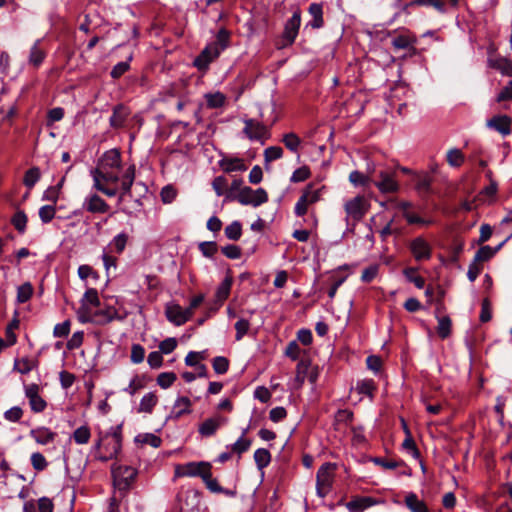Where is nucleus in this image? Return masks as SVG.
I'll use <instances>...</instances> for the list:
<instances>
[{"instance_id":"nucleus-1","label":"nucleus","mask_w":512,"mask_h":512,"mask_svg":"<svg viewBox=\"0 0 512 512\" xmlns=\"http://www.w3.org/2000/svg\"><path fill=\"white\" fill-rule=\"evenodd\" d=\"M122 427L123 424L121 423L115 427H111L110 430L105 433H99V439L95 443V449L99 450L103 447L106 452L105 454L97 456V459L101 462H108L111 459L117 458L122 449Z\"/></svg>"},{"instance_id":"nucleus-2","label":"nucleus","mask_w":512,"mask_h":512,"mask_svg":"<svg viewBox=\"0 0 512 512\" xmlns=\"http://www.w3.org/2000/svg\"><path fill=\"white\" fill-rule=\"evenodd\" d=\"M113 484L120 493L126 495L136 480L138 471L131 466L113 464L111 468Z\"/></svg>"},{"instance_id":"nucleus-3","label":"nucleus","mask_w":512,"mask_h":512,"mask_svg":"<svg viewBox=\"0 0 512 512\" xmlns=\"http://www.w3.org/2000/svg\"><path fill=\"white\" fill-rule=\"evenodd\" d=\"M372 185L377 187L383 194L396 193L399 190L396 172L390 170L373 171Z\"/></svg>"},{"instance_id":"nucleus-4","label":"nucleus","mask_w":512,"mask_h":512,"mask_svg":"<svg viewBox=\"0 0 512 512\" xmlns=\"http://www.w3.org/2000/svg\"><path fill=\"white\" fill-rule=\"evenodd\" d=\"M234 200L238 201L241 205L258 207L268 201V193L263 188L253 190L251 187L245 186L235 194Z\"/></svg>"},{"instance_id":"nucleus-5","label":"nucleus","mask_w":512,"mask_h":512,"mask_svg":"<svg viewBox=\"0 0 512 512\" xmlns=\"http://www.w3.org/2000/svg\"><path fill=\"white\" fill-rule=\"evenodd\" d=\"M212 465L206 461L200 462H189L184 466H177L175 473L177 476L183 477H200L202 480L208 475L211 471Z\"/></svg>"},{"instance_id":"nucleus-6","label":"nucleus","mask_w":512,"mask_h":512,"mask_svg":"<svg viewBox=\"0 0 512 512\" xmlns=\"http://www.w3.org/2000/svg\"><path fill=\"white\" fill-rule=\"evenodd\" d=\"M301 25V12L296 10L293 15L286 21L282 33L281 47H288L295 42Z\"/></svg>"},{"instance_id":"nucleus-7","label":"nucleus","mask_w":512,"mask_h":512,"mask_svg":"<svg viewBox=\"0 0 512 512\" xmlns=\"http://www.w3.org/2000/svg\"><path fill=\"white\" fill-rule=\"evenodd\" d=\"M333 468V464L324 463L316 473V493L319 497L324 498L332 488L333 479L329 470Z\"/></svg>"},{"instance_id":"nucleus-8","label":"nucleus","mask_w":512,"mask_h":512,"mask_svg":"<svg viewBox=\"0 0 512 512\" xmlns=\"http://www.w3.org/2000/svg\"><path fill=\"white\" fill-rule=\"evenodd\" d=\"M409 250L417 262L430 260L432 257V246L422 236H418L410 241Z\"/></svg>"},{"instance_id":"nucleus-9","label":"nucleus","mask_w":512,"mask_h":512,"mask_svg":"<svg viewBox=\"0 0 512 512\" xmlns=\"http://www.w3.org/2000/svg\"><path fill=\"white\" fill-rule=\"evenodd\" d=\"M369 204L363 196H356L345 204V211L355 222L360 221L368 211Z\"/></svg>"},{"instance_id":"nucleus-10","label":"nucleus","mask_w":512,"mask_h":512,"mask_svg":"<svg viewBox=\"0 0 512 512\" xmlns=\"http://www.w3.org/2000/svg\"><path fill=\"white\" fill-rule=\"evenodd\" d=\"M227 421L228 419L226 417L219 414L209 417L199 425L198 432L202 437H212L217 433L218 429L227 423Z\"/></svg>"},{"instance_id":"nucleus-11","label":"nucleus","mask_w":512,"mask_h":512,"mask_svg":"<svg viewBox=\"0 0 512 512\" xmlns=\"http://www.w3.org/2000/svg\"><path fill=\"white\" fill-rule=\"evenodd\" d=\"M39 385L32 383L25 385V396L29 400L31 410L35 413L43 412L47 407V402L39 395Z\"/></svg>"},{"instance_id":"nucleus-12","label":"nucleus","mask_w":512,"mask_h":512,"mask_svg":"<svg viewBox=\"0 0 512 512\" xmlns=\"http://www.w3.org/2000/svg\"><path fill=\"white\" fill-rule=\"evenodd\" d=\"M82 209L92 214H104L109 211L110 206L98 194L93 193L84 199Z\"/></svg>"},{"instance_id":"nucleus-13","label":"nucleus","mask_w":512,"mask_h":512,"mask_svg":"<svg viewBox=\"0 0 512 512\" xmlns=\"http://www.w3.org/2000/svg\"><path fill=\"white\" fill-rule=\"evenodd\" d=\"M220 56L219 51L209 44L195 57L193 65L202 72L208 70L209 65Z\"/></svg>"},{"instance_id":"nucleus-14","label":"nucleus","mask_w":512,"mask_h":512,"mask_svg":"<svg viewBox=\"0 0 512 512\" xmlns=\"http://www.w3.org/2000/svg\"><path fill=\"white\" fill-rule=\"evenodd\" d=\"M130 114L131 111L126 105L122 103L115 105L112 109V115L109 118L110 127L113 129L123 128Z\"/></svg>"},{"instance_id":"nucleus-15","label":"nucleus","mask_w":512,"mask_h":512,"mask_svg":"<svg viewBox=\"0 0 512 512\" xmlns=\"http://www.w3.org/2000/svg\"><path fill=\"white\" fill-rule=\"evenodd\" d=\"M512 119L507 115H495L488 119L486 126L500 133L503 136L511 134Z\"/></svg>"},{"instance_id":"nucleus-16","label":"nucleus","mask_w":512,"mask_h":512,"mask_svg":"<svg viewBox=\"0 0 512 512\" xmlns=\"http://www.w3.org/2000/svg\"><path fill=\"white\" fill-rule=\"evenodd\" d=\"M243 132L250 140H262L268 134V129L254 119H247Z\"/></svg>"},{"instance_id":"nucleus-17","label":"nucleus","mask_w":512,"mask_h":512,"mask_svg":"<svg viewBox=\"0 0 512 512\" xmlns=\"http://www.w3.org/2000/svg\"><path fill=\"white\" fill-rule=\"evenodd\" d=\"M165 315L167 320L176 326H181L188 321V317L179 304H167Z\"/></svg>"},{"instance_id":"nucleus-18","label":"nucleus","mask_w":512,"mask_h":512,"mask_svg":"<svg viewBox=\"0 0 512 512\" xmlns=\"http://www.w3.org/2000/svg\"><path fill=\"white\" fill-rule=\"evenodd\" d=\"M29 436L33 438L38 444L47 445L55 440L57 433L51 431L47 427L42 426L31 429Z\"/></svg>"},{"instance_id":"nucleus-19","label":"nucleus","mask_w":512,"mask_h":512,"mask_svg":"<svg viewBox=\"0 0 512 512\" xmlns=\"http://www.w3.org/2000/svg\"><path fill=\"white\" fill-rule=\"evenodd\" d=\"M123 318L119 316L117 310L112 307L108 306L105 309L97 310L94 313V322L98 325H106L113 320H122Z\"/></svg>"},{"instance_id":"nucleus-20","label":"nucleus","mask_w":512,"mask_h":512,"mask_svg":"<svg viewBox=\"0 0 512 512\" xmlns=\"http://www.w3.org/2000/svg\"><path fill=\"white\" fill-rule=\"evenodd\" d=\"M376 501L372 497L356 496L345 504L349 512H363L367 508L373 506Z\"/></svg>"},{"instance_id":"nucleus-21","label":"nucleus","mask_w":512,"mask_h":512,"mask_svg":"<svg viewBox=\"0 0 512 512\" xmlns=\"http://www.w3.org/2000/svg\"><path fill=\"white\" fill-rule=\"evenodd\" d=\"M100 165L103 169H120L121 168V153L118 149H111L106 151L100 159Z\"/></svg>"},{"instance_id":"nucleus-22","label":"nucleus","mask_w":512,"mask_h":512,"mask_svg":"<svg viewBox=\"0 0 512 512\" xmlns=\"http://www.w3.org/2000/svg\"><path fill=\"white\" fill-rule=\"evenodd\" d=\"M135 180V165L129 166L123 177L121 182V193L119 196V201H123L126 196H131V187Z\"/></svg>"},{"instance_id":"nucleus-23","label":"nucleus","mask_w":512,"mask_h":512,"mask_svg":"<svg viewBox=\"0 0 512 512\" xmlns=\"http://www.w3.org/2000/svg\"><path fill=\"white\" fill-rule=\"evenodd\" d=\"M506 240L501 242L499 245H497L496 247L492 248L491 246L489 245H485V246H481L475 253L474 255V262H477L479 264L481 263H484V262H487L489 261L490 259H492L495 254L503 247V245L505 244Z\"/></svg>"},{"instance_id":"nucleus-24","label":"nucleus","mask_w":512,"mask_h":512,"mask_svg":"<svg viewBox=\"0 0 512 512\" xmlns=\"http://www.w3.org/2000/svg\"><path fill=\"white\" fill-rule=\"evenodd\" d=\"M206 488L212 492V493H221V494H224L225 496L227 497H235L237 495V492L236 490H231V489H227V488H224L222 487L218 481L214 478H212V473L211 471L208 473V475L205 477V479L203 480Z\"/></svg>"},{"instance_id":"nucleus-25","label":"nucleus","mask_w":512,"mask_h":512,"mask_svg":"<svg viewBox=\"0 0 512 512\" xmlns=\"http://www.w3.org/2000/svg\"><path fill=\"white\" fill-rule=\"evenodd\" d=\"M218 164L225 173H231L234 171H245L247 169V166L244 164L243 160L237 157H224L221 160H219Z\"/></svg>"},{"instance_id":"nucleus-26","label":"nucleus","mask_w":512,"mask_h":512,"mask_svg":"<svg viewBox=\"0 0 512 512\" xmlns=\"http://www.w3.org/2000/svg\"><path fill=\"white\" fill-rule=\"evenodd\" d=\"M231 32L225 28L221 27L215 37V41L209 43L210 46H214V49L219 51L221 54L227 47L230 45Z\"/></svg>"},{"instance_id":"nucleus-27","label":"nucleus","mask_w":512,"mask_h":512,"mask_svg":"<svg viewBox=\"0 0 512 512\" xmlns=\"http://www.w3.org/2000/svg\"><path fill=\"white\" fill-rule=\"evenodd\" d=\"M312 20L308 23L313 29H319L324 26L323 7L320 3H311L308 8Z\"/></svg>"},{"instance_id":"nucleus-28","label":"nucleus","mask_w":512,"mask_h":512,"mask_svg":"<svg viewBox=\"0 0 512 512\" xmlns=\"http://www.w3.org/2000/svg\"><path fill=\"white\" fill-rule=\"evenodd\" d=\"M192 402L191 400L186 396H181L176 399L174 406H173V414L175 419L181 418L185 414L191 413V407Z\"/></svg>"},{"instance_id":"nucleus-29","label":"nucleus","mask_w":512,"mask_h":512,"mask_svg":"<svg viewBox=\"0 0 512 512\" xmlns=\"http://www.w3.org/2000/svg\"><path fill=\"white\" fill-rule=\"evenodd\" d=\"M10 223L15 230L20 234H24L27 230L28 216L23 210H16L10 219Z\"/></svg>"},{"instance_id":"nucleus-30","label":"nucleus","mask_w":512,"mask_h":512,"mask_svg":"<svg viewBox=\"0 0 512 512\" xmlns=\"http://www.w3.org/2000/svg\"><path fill=\"white\" fill-rule=\"evenodd\" d=\"M158 403V397L155 392H149L145 394L139 404L137 411L139 413L145 412L151 414L154 407Z\"/></svg>"},{"instance_id":"nucleus-31","label":"nucleus","mask_w":512,"mask_h":512,"mask_svg":"<svg viewBox=\"0 0 512 512\" xmlns=\"http://www.w3.org/2000/svg\"><path fill=\"white\" fill-rule=\"evenodd\" d=\"M405 504L411 512H429L427 505L413 492L405 497Z\"/></svg>"},{"instance_id":"nucleus-32","label":"nucleus","mask_w":512,"mask_h":512,"mask_svg":"<svg viewBox=\"0 0 512 512\" xmlns=\"http://www.w3.org/2000/svg\"><path fill=\"white\" fill-rule=\"evenodd\" d=\"M232 284H233L232 277H230V276L225 277V279L221 282V284L218 286V288L216 290L214 300L223 304L224 301L230 295Z\"/></svg>"},{"instance_id":"nucleus-33","label":"nucleus","mask_w":512,"mask_h":512,"mask_svg":"<svg viewBox=\"0 0 512 512\" xmlns=\"http://www.w3.org/2000/svg\"><path fill=\"white\" fill-rule=\"evenodd\" d=\"M373 172L365 175L357 170L352 171L349 175V181L355 186L368 187L372 185Z\"/></svg>"},{"instance_id":"nucleus-34","label":"nucleus","mask_w":512,"mask_h":512,"mask_svg":"<svg viewBox=\"0 0 512 512\" xmlns=\"http://www.w3.org/2000/svg\"><path fill=\"white\" fill-rule=\"evenodd\" d=\"M418 267H406L402 273L406 280L413 283L418 289H422L425 286V279L422 276L416 275Z\"/></svg>"},{"instance_id":"nucleus-35","label":"nucleus","mask_w":512,"mask_h":512,"mask_svg":"<svg viewBox=\"0 0 512 512\" xmlns=\"http://www.w3.org/2000/svg\"><path fill=\"white\" fill-rule=\"evenodd\" d=\"M415 43L416 39L409 34L396 35L391 41V44L395 50H406L407 48L411 47V44Z\"/></svg>"},{"instance_id":"nucleus-36","label":"nucleus","mask_w":512,"mask_h":512,"mask_svg":"<svg viewBox=\"0 0 512 512\" xmlns=\"http://www.w3.org/2000/svg\"><path fill=\"white\" fill-rule=\"evenodd\" d=\"M407 6L433 7L440 13L446 12V3L444 0H412L407 4Z\"/></svg>"},{"instance_id":"nucleus-37","label":"nucleus","mask_w":512,"mask_h":512,"mask_svg":"<svg viewBox=\"0 0 512 512\" xmlns=\"http://www.w3.org/2000/svg\"><path fill=\"white\" fill-rule=\"evenodd\" d=\"M281 141L293 153H298L302 143L300 137L293 132L284 134Z\"/></svg>"},{"instance_id":"nucleus-38","label":"nucleus","mask_w":512,"mask_h":512,"mask_svg":"<svg viewBox=\"0 0 512 512\" xmlns=\"http://www.w3.org/2000/svg\"><path fill=\"white\" fill-rule=\"evenodd\" d=\"M254 461L259 470L266 468L271 462V454L265 448H258L254 452Z\"/></svg>"},{"instance_id":"nucleus-39","label":"nucleus","mask_w":512,"mask_h":512,"mask_svg":"<svg viewBox=\"0 0 512 512\" xmlns=\"http://www.w3.org/2000/svg\"><path fill=\"white\" fill-rule=\"evenodd\" d=\"M184 499H180L183 501L184 505L190 508H195L200 503L201 492L197 489H188L183 493Z\"/></svg>"},{"instance_id":"nucleus-40","label":"nucleus","mask_w":512,"mask_h":512,"mask_svg":"<svg viewBox=\"0 0 512 512\" xmlns=\"http://www.w3.org/2000/svg\"><path fill=\"white\" fill-rule=\"evenodd\" d=\"M310 367V361L301 359L297 366H296V376H295V382L297 383L298 387H301L308 374V370Z\"/></svg>"},{"instance_id":"nucleus-41","label":"nucleus","mask_w":512,"mask_h":512,"mask_svg":"<svg viewBox=\"0 0 512 512\" xmlns=\"http://www.w3.org/2000/svg\"><path fill=\"white\" fill-rule=\"evenodd\" d=\"M452 321L449 316L438 317L437 334L441 339H446L451 334Z\"/></svg>"},{"instance_id":"nucleus-42","label":"nucleus","mask_w":512,"mask_h":512,"mask_svg":"<svg viewBox=\"0 0 512 512\" xmlns=\"http://www.w3.org/2000/svg\"><path fill=\"white\" fill-rule=\"evenodd\" d=\"M40 176V169L38 167H32L25 172L23 183L28 189H32L39 181Z\"/></svg>"},{"instance_id":"nucleus-43","label":"nucleus","mask_w":512,"mask_h":512,"mask_svg":"<svg viewBox=\"0 0 512 512\" xmlns=\"http://www.w3.org/2000/svg\"><path fill=\"white\" fill-rule=\"evenodd\" d=\"M492 67L504 75L512 76V61L507 58L500 57L495 59L492 62Z\"/></svg>"},{"instance_id":"nucleus-44","label":"nucleus","mask_w":512,"mask_h":512,"mask_svg":"<svg viewBox=\"0 0 512 512\" xmlns=\"http://www.w3.org/2000/svg\"><path fill=\"white\" fill-rule=\"evenodd\" d=\"M224 233L229 240H239L242 235L241 223L239 221H233L231 224L225 227Z\"/></svg>"},{"instance_id":"nucleus-45","label":"nucleus","mask_w":512,"mask_h":512,"mask_svg":"<svg viewBox=\"0 0 512 512\" xmlns=\"http://www.w3.org/2000/svg\"><path fill=\"white\" fill-rule=\"evenodd\" d=\"M135 442H139L142 444H148L154 448H158V447H160L162 440L160 437L156 436L155 434L143 433V434H138L135 437Z\"/></svg>"},{"instance_id":"nucleus-46","label":"nucleus","mask_w":512,"mask_h":512,"mask_svg":"<svg viewBox=\"0 0 512 512\" xmlns=\"http://www.w3.org/2000/svg\"><path fill=\"white\" fill-rule=\"evenodd\" d=\"M206 103L209 108H220L226 102V97L221 92L208 93L205 95Z\"/></svg>"},{"instance_id":"nucleus-47","label":"nucleus","mask_w":512,"mask_h":512,"mask_svg":"<svg viewBox=\"0 0 512 512\" xmlns=\"http://www.w3.org/2000/svg\"><path fill=\"white\" fill-rule=\"evenodd\" d=\"M33 295V286L30 282H25L17 288V301L26 303Z\"/></svg>"},{"instance_id":"nucleus-48","label":"nucleus","mask_w":512,"mask_h":512,"mask_svg":"<svg viewBox=\"0 0 512 512\" xmlns=\"http://www.w3.org/2000/svg\"><path fill=\"white\" fill-rule=\"evenodd\" d=\"M199 251L206 258H213L218 251V245L215 241H204L198 245Z\"/></svg>"},{"instance_id":"nucleus-49","label":"nucleus","mask_w":512,"mask_h":512,"mask_svg":"<svg viewBox=\"0 0 512 512\" xmlns=\"http://www.w3.org/2000/svg\"><path fill=\"white\" fill-rule=\"evenodd\" d=\"M308 196H309V190H304L303 194L298 199V201L295 205V208H294V212H295L296 216L302 217L307 213V209H308V205H309Z\"/></svg>"},{"instance_id":"nucleus-50","label":"nucleus","mask_w":512,"mask_h":512,"mask_svg":"<svg viewBox=\"0 0 512 512\" xmlns=\"http://www.w3.org/2000/svg\"><path fill=\"white\" fill-rule=\"evenodd\" d=\"M132 59V56H129V58L126 61L118 62L115 66H113L110 76L113 79H119L122 77L129 69H130V61Z\"/></svg>"},{"instance_id":"nucleus-51","label":"nucleus","mask_w":512,"mask_h":512,"mask_svg":"<svg viewBox=\"0 0 512 512\" xmlns=\"http://www.w3.org/2000/svg\"><path fill=\"white\" fill-rule=\"evenodd\" d=\"M91 432L88 426H80L73 433V439L77 444H86L89 442Z\"/></svg>"},{"instance_id":"nucleus-52","label":"nucleus","mask_w":512,"mask_h":512,"mask_svg":"<svg viewBox=\"0 0 512 512\" xmlns=\"http://www.w3.org/2000/svg\"><path fill=\"white\" fill-rule=\"evenodd\" d=\"M177 379L174 372H162L157 376V384L163 388H169Z\"/></svg>"},{"instance_id":"nucleus-53","label":"nucleus","mask_w":512,"mask_h":512,"mask_svg":"<svg viewBox=\"0 0 512 512\" xmlns=\"http://www.w3.org/2000/svg\"><path fill=\"white\" fill-rule=\"evenodd\" d=\"M464 161V155L461 150L453 148L447 152V162L453 167H459Z\"/></svg>"},{"instance_id":"nucleus-54","label":"nucleus","mask_w":512,"mask_h":512,"mask_svg":"<svg viewBox=\"0 0 512 512\" xmlns=\"http://www.w3.org/2000/svg\"><path fill=\"white\" fill-rule=\"evenodd\" d=\"M44 58H45L44 51L38 47L37 43H35L30 50V56H29L30 63L33 64L35 67H38L41 65Z\"/></svg>"},{"instance_id":"nucleus-55","label":"nucleus","mask_w":512,"mask_h":512,"mask_svg":"<svg viewBox=\"0 0 512 512\" xmlns=\"http://www.w3.org/2000/svg\"><path fill=\"white\" fill-rule=\"evenodd\" d=\"M212 366L217 374H225L229 369V360L223 356H217L212 360Z\"/></svg>"},{"instance_id":"nucleus-56","label":"nucleus","mask_w":512,"mask_h":512,"mask_svg":"<svg viewBox=\"0 0 512 512\" xmlns=\"http://www.w3.org/2000/svg\"><path fill=\"white\" fill-rule=\"evenodd\" d=\"M252 444V441L250 439H247L243 436H241L232 446L231 450L233 453H237L238 455L243 454L244 452L248 451L250 446Z\"/></svg>"},{"instance_id":"nucleus-57","label":"nucleus","mask_w":512,"mask_h":512,"mask_svg":"<svg viewBox=\"0 0 512 512\" xmlns=\"http://www.w3.org/2000/svg\"><path fill=\"white\" fill-rule=\"evenodd\" d=\"M31 465L36 471H43L47 468L48 462L46 458L40 452L32 453L31 455Z\"/></svg>"},{"instance_id":"nucleus-58","label":"nucleus","mask_w":512,"mask_h":512,"mask_svg":"<svg viewBox=\"0 0 512 512\" xmlns=\"http://www.w3.org/2000/svg\"><path fill=\"white\" fill-rule=\"evenodd\" d=\"M283 156V149L280 146H270L264 150L265 162L278 160Z\"/></svg>"},{"instance_id":"nucleus-59","label":"nucleus","mask_w":512,"mask_h":512,"mask_svg":"<svg viewBox=\"0 0 512 512\" xmlns=\"http://www.w3.org/2000/svg\"><path fill=\"white\" fill-rule=\"evenodd\" d=\"M432 179L429 175H424L418 178L416 182V189L418 192L428 195L431 193Z\"/></svg>"},{"instance_id":"nucleus-60","label":"nucleus","mask_w":512,"mask_h":512,"mask_svg":"<svg viewBox=\"0 0 512 512\" xmlns=\"http://www.w3.org/2000/svg\"><path fill=\"white\" fill-rule=\"evenodd\" d=\"M34 367L33 362L27 358L16 359L14 362V370L20 374H28Z\"/></svg>"},{"instance_id":"nucleus-61","label":"nucleus","mask_w":512,"mask_h":512,"mask_svg":"<svg viewBox=\"0 0 512 512\" xmlns=\"http://www.w3.org/2000/svg\"><path fill=\"white\" fill-rule=\"evenodd\" d=\"M357 390L360 394L373 397V392L376 390V386L373 380H362L357 383Z\"/></svg>"},{"instance_id":"nucleus-62","label":"nucleus","mask_w":512,"mask_h":512,"mask_svg":"<svg viewBox=\"0 0 512 512\" xmlns=\"http://www.w3.org/2000/svg\"><path fill=\"white\" fill-rule=\"evenodd\" d=\"M145 385L146 383L143 377L135 376L124 391L128 392L130 395H134L137 391L143 389Z\"/></svg>"},{"instance_id":"nucleus-63","label":"nucleus","mask_w":512,"mask_h":512,"mask_svg":"<svg viewBox=\"0 0 512 512\" xmlns=\"http://www.w3.org/2000/svg\"><path fill=\"white\" fill-rule=\"evenodd\" d=\"M55 207L52 205H44L39 209V217L43 223H49L55 217Z\"/></svg>"},{"instance_id":"nucleus-64","label":"nucleus","mask_w":512,"mask_h":512,"mask_svg":"<svg viewBox=\"0 0 512 512\" xmlns=\"http://www.w3.org/2000/svg\"><path fill=\"white\" fill-rule=\"evenodd\" d=\"M506 101H512V80H510L508 84L501 89L496 97V102L498 103Z\"/></svg>"}]
</instances>
